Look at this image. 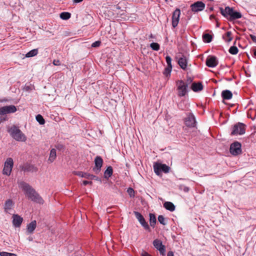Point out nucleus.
I'll list each match as a JSON object with an SVG mask.
<instances>
[{
	"instance_id": "f257e3e1",
	"label": "nucleus",
	"mask_w": 256,
	"mask_h": 256,
	"mask_svg": "<svg viewBox=\"0 0 256 256\" xmlns=\"http://www.w3.org/2000/svg\"><path fill=\"white\" fill-rule=\"evenodd\" d=\"M19 186L24 192L29 200L40 204H44V200L42 196L28 184L24 182H20L19 183Z\"/></svg>"
},
{
	"instance_id": "f03ea898",
	"label": "nucleus",
	"mask_w": 256,
	"mask_h": 256,
	"mask_svg": "<svg viewBox=\"0 0 256 256\" xmlns=\"http://www.w3.org/2000/svg\"><path fill=\"white\" fill-rule=\"evenodd\" d=\"M220 10L222 15L230 22L242 17V14L240 12L236 11L234 10V8L228 6H226L225 8L220 7Z\"/></svg>"
},
{
	"instance_id": "7ed1b4c3",
	"label": "nucleus",
	"mask_w": 256,
	"mask_h": 256,
	"mask_svg": "<svg viewBox=\"0 0 256 256\" xmlns=\"http://www.w3.org/2000/svg\"><path fill=\"white\" fill-rule=\"evenodd\" d=\"M8 132L15 140L18 142H25L26 140V136L20 129L16 126H12L8 130Z\"/></svg>"
},
{
	"instance_id": "20e7f679",
	"label": "nucleus",
	"mask_w": 256,
	"mask_h": 256,
	"mask_svg": "<svg viewBox=\"0 0 256 256\" xmlns=\"http://www.w3.org/2000/svg\"><path fill=\"white\" fill-rule=\"evenodd\" d=\"M176 86L177 95L178 97H182L188 94L189 89L188 84H186L182 80H178L176 82Z\"/></svg>"
},
{
	"instance_id": "39448f33",
	"label": "nucleus",
	"mask_w": 256,
	"mask_h": 256,
	"mask_svg": "<svg viewBox=\"0 0 256 256\" xmlns=\"http://www.w3.org/2000/svg\"><path fill=\"white\" fill-rule=\"evenodd\" d=\"M154 170L158 176H160L162 172L168 173L170 170V167L166 164H162L158 162H155L154 164Z\"/></svg>"
},
{
	"instance_id": "423d86ee",
	"label": "nucleus",
	"mask_w": 256,
	"mask_h": 256,
	"mask_svg": "<svg viewBox=\"0 0 256 256\" xmlns=\"http://www.w3.org/2000/svg\"><path fill=\"white\" fill-rule=\"evenodd\" d=\"M246 132V125L241 122H238L234 124L232 128L231 135H242Z\"/></svg>"
},
{
	"instance_id": "0eeeda50",
	"label": "nucleus",
	"mask_w": 256,
	"mask_h": 256,
	"mask_svg": "<svg viewBox=\"0 0 256 256\" xmlns=\"http://www.w3.org/2000/svg\"><path fill=\"white\" fill-rule=\"evenodd\" d=\"M13 166L14 161L12 158H8L4 164V167L2 170L3 174L6 176H10L11 174Z\"/></svg>"
},
{
	"instance_id": "6e6552de",
	"label": "nucleus",
	"mask_w": 256,
	"mask_h": 256,
	"mask_svg": "<svg viewBox=\"0 0 256 256\" xmlns=\"http://www.w3.org/2000/svg\"><path fill=\"white\" fill-rule=\"evenodd\" d=\"M241 148L242 145L240 142H234L230 146V152L234 156L238 155L242 152Z\"/></svg>"
},
{
	"instance_id": "1a4fd4ad",
	"label": "nucleus",
	"mask_w": 256,
	"mask_h": 256,
	"mask_svg": "<svg viewBox=\"0 0 256 256\" xmlns=\"http://www.w3.org/2000/svg\"><path fill=\"white\" fill-rule=\"evenodd\" d=\"M134 213L135 216L138 219L140 224L144 227V228L146 230L150 231V226L148 222L146 221L143 216L138 212L134 211Z\"/></svg>"
},
{
	"instance_id": "9d476101",
	"label": "nucleus",
	"mask_w": 256,
	"mask_h": 256,
	"mask_svg": "<svg viewBox=\"0 0 256 256\" xmlns=\"http://www.w3.org/2000/svg\"><path fill=\"white\" fill-rule=\"evenodd\" d=\"M184 123L187 126L194 127L196 120L194 115L192 112H188L184 119Z\"/></svg>"
},
{
	"instance_id": "9b49d317",
	"label": "nucleus",
	"mask_w": 256,
	"mask_h": 256,
	"mask_svg": "<svg viewBox=\"0 0 256 256\" xmlns=\"http://www.w3.org/2000/svg\"><path fill=\"white\" fill-rule=\"evenodd\" d=\"M94 166L92 170L95 174H98L101 170L103 164V160L100 156H96L94 158Z\"/></svg>"
},
{
	"instance_id": "f8f14e48",
	"label": "nucleus",
	"mask_w": 256,
	"mask_h": 256,
	"mask_svg": "<svg viewBox=\"0 0 256 256\" xmlns=\"http://www.w3.org/2000/svg\"><path fill=\"white\" fill-rule=\"evenodd\" d=\"M16 110V108L14 105L4 106L0 108V115L14 113Z\"/></svg>"
},
{
	"instance_id": "ddd939ff",
	"label": "nucleus",
	"mask_w": 256,
	"mask_h": 256,
	"mask_svg": "<svg viewBox=\"0 0 256 256\" xmlns=\"http://www.w3.org/2000/svg\"><path fill=\"white\" fill-rule=\"evenodd\" d=\"M152 244L154 248L160 252V254L162 256L165 254L166 246L162 244V240L156 239L153 241Z\"/></svg>"
},
{
	"instance_id": "4468645a",
	"label": "nucleus",
	"mask_w": 256,
	"mask_h": 256,
	"mask_svg": "<svg viewBox=\"0 0 256 256\" xmlns=\"http://www.w3.org/2000/svg\"><path fill=\"white\" fill-rule=\"evenodd\" d=\"M191 10L194 12L202 11L205 8V4L202 1H197L190 6Z\"/></svg>"
},
{
	"instance_id": "2eb2a0df",
	"label": "nucleus",
	"mask_w": 256,
	"mask_h": 256,
	"mask_svg": "<svg viewBox=\"0 0 256 256\" xmlns=\"http://www.w3.org/2000/svg\"><path fill=\"white\" fill-rule=\"evenodd\" d=\"M76 174L82 178H86L88 180H94L97 181L101 182V179L100 178L88 172H76Z\"/></svg>"
},
{
	"instance_id": "dca6fc26",
	"label": "nucleus",
	"mask_w": 256,
	"mask_h": 256,
	"mask_svg": "<svg viewBox=\"0 0 256 256\" xmlns=\"http://www.w3.org/2000/svg\"><path fill=\"white\" fill-rule=\"evenodd\" d=\"M180 14V10L178 8H176V10L172 13V26L174 28L177 26L178 24Z\"/></svg>"
},
{
	"instance_id": "f3484780",
	"label": "nucleus",
	"mask_w": 256,
	"mask_h": 256,
	"mask_svg": "<svg viewBox=\"0 0 256 256\" xmlns=\"http://www.w3.org/2000/svg\"><path fill=\"white\" fill-rule=\"evenodd\" d=\"M206 65L209 68H214L218 64V60L214 56H208L206 61Z\"/></svg>"
},
{
	"instance_id": "a211bd4d",
	"label": "nucleus",
	"mask_w": 256,
	"mask_h": 256,
	"mask_svg": "<svg viewBox=\"0 0 256 256\" xmlns=\"http://www.w3.org/2000/svg\"><path fill=\"white\" fill-rule=\"evenodd\" d=\"M20 168L24 172H36L38 170V168L33 164L26 163L22 166H20Z\"/></svg>"
},
{
	"instance_id": "6ab92c4d",
	"label": "nucleus",
	"mask_w": 256,
	"mask_h": 256,
	"mask_svg": "<svg viewBox=\"0 0 256 256\" xmlns=\"http://www.w3.org/2000/svg\"><path fill=\"white\" fill-rule=\"evenodd\" d=\"M12 224L15 228H19L22 222L23 218L17 214H14L12 216Z\"/></svg>"
},
{
	"instance_id": "aec40b11",
	"label": "nucleus",
	"mask_w": 256,
	"mask_h": 256,
	"mask_svg": "<svg viewBox=\"0 0 256 256\" xmlns=\"http://www.w3.org/2000/svg\"><path fill=\"white\" fill-rule=\"evenodd\" d=\"M178 64L184 70H186L188 66V60L186 56L182 55L181 57H180L178 60Z\"/></svg>"
},
{
	"instance_id": "412c9836",
	"label": "nucleus",
	"mask_w": 256,
	"mask_h": 256,
	"mask_svg": "<svg viewBox=\"0 0 256 256\" xmlns=\"http://www.w3.org/2000/svg\"><path fill=\"white\" fill-rule=\"evenodd\" d=\"M36 227V222L34 220L27 226L26 232L28 234H32Z\"/></svg>"
},
{
	"instance_id": "4be33fe9",
	"label": "nucleus",
	"mask_w": 256,
	"mask_h": 256,
	"mask_svg": "<svg viewBox=\"0 0 256 256\" xmlns=\"http://www.w3.org/2000/svg\"><path fill=\"white\" fill-rule=\"evenodd\" d=\"M192 90L194 92H198L203 89V86L201 82H193L191 86Z\"/></svg>"
},
{
	"instance_id": "5701e85b",
	"label": "nucleus",
	"mask_w": 256,
	"mask_h": 256,
	"mask_svg": "<svg viewBox=\"0 0 256 256\" xmlns=\"http://www.w3.org/2000/svg\"><path fill=\"white\" fill-rule=\"evenodd\" d=\"M232 94L230 90H224L222 92V97L224 100H230L232 98Z\"/></svg>"
},
{
	"instance_id": "b1692460",
	"label": "nucleus",
	"mask_w": 256,
	"mask_h": 256,
	"mask_svg": "<svg viewBox=\"0 0 256 256\" xmlns=\"http://www.w3.org/2000/svg\"><path fill=\"white\" fill-rule=\"evenodd\" d=\"M56 158V151L55 148H52L50 150V156L48 160V162L49 164L52 163Z\"/></svg>"
},
{
	"instance_id": "393cba45",
	"label": "nucleus",
	"mask_w": 256,
	"mask_h": 256,
	"mask_svg": "<svg viewBox=\"0 0 256 256\" xmlns=\"http://www.w3.org/2000/svg\"><path fill=\"white\" fill-rule=\"evenodd\" d=\"M164 207L167 210L170 212H174L175 210V206L174 204L170 202H166L164 204Z\"/></svg>"
},
{
	"instance_id": "a878e982",
	"label": "nucleus",
	"mask_w": 256,
	"mask_h": 256,
	"mask_svg": "<svg viewBox=\"0 0 256 256\" xmlns=\"http://www.w3.org/2000/svg\"><path fill=\"white\" fill-rule=\"evenodd\" d=\"M14 205V203L12 200L10 199H8L6 200L4 203V211L7 212L8 210L12 209V206Z\"/></svg>"
},
{
	"instance_id": "bb28decb",
	"label": "nucleus",
	"mask_w": 256,
	"mask_h": 256,
	"mask_svg": "<svg viewBox=\"0 0 256 256\" xmlns=\"http://www.w3.org/2000/svg\"><path fill=\"white\" fill-rule=\"evenodd\" d=\"M113 172L112 168L111 166H109L107 168L104 172V177L106 178H110Z\"/></svg>"
},
{
	"instance_id": "cd10ccee",
	"label": "nucleus",
	"mask_w": 256,
	"mask_h": 256,
	"mask_svg": "<svg viewBox=\"0 0 256 256\" xmlns=\"http://www.w3.org/2000/svg\"><path fill=\"white\" fill-rule=\"evenodd\" d=\"M149 216L150 226L152 228H154L156 224V217L154 214L152 213H150L149 214Z\"/></svg>"
},
{
	"instance_id": "c85d7f7f",
	"label": "nucleus",
	"mask_w": 256,
	"mask_h": 256,
	"mask_svg": "<svg viewBox=\"0 0 256 256\" xmlns=\"http://www.w3.org/2000/svg\"><path fill=\"white\" fill-rule=\"evenodd\" d=\"M38 54V48L33 49L26 54V58L33 57L34 56H36Z\"/></svg>"
},
{
	"instance_id": "c756f323",
	"label": "nucleus",
	"mask_w": 256,
	"mask_h": 256,
	"mask_svg": "<svg viewBox=\"0 0 256 256\" xmlns=\"http://www.w3.org/2000/svg\"><path fill=\"white\" fill-rule=\"evenodd\" d=\"M212 36L208 33L204 34L202 35V39L204 42L209 43L212 40Z\"/></svg>"
},
{
	"instance_id": "7c9ffc66",
	"label": "nucleus",
	"mask_w": 256,
	"mask_h": 256,
	"mask_svg": "<svg viewBox=\"0 0 256 256\" xmlns=\"http://www.w3.org/2000/svg\"><path fill=\"white\" fill-rule=\"evenodd\" d=\"M71 14L68 12H62L60 14V18L64 20H67L70 18Z\"/></svg>"
},
{
	"instance_id": "2f4dec72",
	"label": "nucleus",
	"mask_w": 256,
	"mask_h": 256,
	"mask_svg": "<svg viewBox=\"0 0 256 256\" xmlns=\"http://www.w3.org/2000/svg\"><path fill=\"white\" fill-rule=\"evenodd\" d=\"M172 67L167 66L166 68L163 72V74L167 78H169L170 76L171 72L172 70Z\"/></svg>"
},
{
	"instance_id": "473e14b6",
	"label": "nucleus",
	"mask_w": 256,
	"mask_h": 256,
	"mask_svg": "<svg viewBox=\"0 0 256 256\" xmlns=\"http://www.w3.org/2000/svg\"><path fill=\"white\" fill-rule=\"evenodd\" d=\"M36 121L41 125L44 124H45V120L43 116L40 114H37L36 116Z\"/></svg>"
},
{
	"instance_id": "72a5a7b5",
	"label": "nucleus",
	"mask_w": 256,
	"mask_h": 256,
	"mask_svg": "<svg viewBox=\"0 0 256 256\" xmlns=\"http://www.w3.org/2000/svg\"><path fill=\"white\" fill-rule=\"evenodd\" d=\"M150 48L154 50L158 51L160 48V46L157 42H152L150 44Z\"/></svg>"
},
{
	"instance_id": "f704fd0d",
	"label": "nucleus",
	"mask_w": 256,
	"mask_h": 256,
	"mask_svg": "<svg viewBox=\"0 0 256 256\" xmlns=\"http://www.w3.org/2000/svg\"><path fill=\"white\" fill-rule=\"evenodd\" d=\"M228 52L232 54H238V50L236 46H233L230 47Z\"/></svg>"
},
{
	"instance_id": "c9c22d12",
	"label": "nucleus",
	"mask_w": 256,
	"mask_h": 256,
	"mask_svg": "<svg viewBox=\"0 0 256 256\" xmlns=\"http://www.w3.org/2000/svg\"><path fill=\"white\" fill-rule=\"evenodd\" d=\"M127 192L128 193V195L130 198H134V190L132 188H129L127 190Z\"/></svg>"
},
{
	"instance_id": "e433bc0d",
	"label": "nucleus",
	"mask_w": 256,
	"mask_h": 256,
	"mask_svg": "<svg viewBox=\"0 0 256 256\" xmlns=\"http://www.w3.org/2000/svg\"><path fill=\"white\" fill-rule=\"evenodd\" d=\"M158 221L162 225H166V223L165 222V218L162 215H160L158 216Z\"/></svg>"
},
{
	"instance_id": "4c0bfd02",
	"label": "nucleus",
	"mask_w": 256,
	"mask_h": 256,
	"mask_svg": "<svg viewBox=\"0 0 256 256\" xmlns=\"http://www.w3.org/2000/svg\"><path fill=\"white\" fill-rule=\"evenodd\" d=\"M166 62L167 64H168L167 66L172 68V58H171L170 56H166Z\"/></svg>"
},
{
	"instance_id": "58836bf2",
	"label": "nucleus",
	"mask_w": 256,
	"mask_h": 256,
	"mask_svg": "<svg viewBox=\"0 0 256 256\" xmlns=\"http://www.w3.org/2000/svg\"><path fill=\"white\" fill-rule=\"evenodd\" d=\"M232 32L230 31H228L226 32V36L227 37V39L226 40V41L228 42H229L232 41V38L231 36H232Z\"/></svg>"
},
{
	"instance_id": "ea45409f",
	"label": "nucleus",
	"mask_w": 256,
	"mask_h": 256,
	"mask_svg": "<svg viewBox=\"0 0 256 256\" xmlns=\"http://www.w3.org/2000/svg\"><path fill=\"white\" fill-rule=\"evenodd\" d=\"M0 256H17L16 254L12 253H9L6 252H0Z\"/></svg>"
},
{
	"instance_id": "a19ab883",
	"label": "nucleus",
	"mask_w": 256,
	"mask_h": 256,
	"mask_svg": "<svg viewBox=\"0 0 256 256\" xmlns=\"http://www.w3.org/2000/svg\"><path fill=\"white\" fill-rule=\"evenodd\" d=\"M101 44V42L100 40H97L94 42L92 44V48H98L100 46Z\"/></svg>"
},
{
	"instance_id": "79ce46f5",
	"label": "nucleus",
	"mask_w": 256,
	"mask_h": 256,
	"mask_svg": "<svg viewBox=\"0 0 256 256\" xmlns=\"http://www.w3.org/2000/svg\"><path fill=\"white\" fill-rule=\"evenodd\" d=\"M52 64L54 66H60L61 64L60 62L58 60H54Z\"/></svg>"
},
{
	"instance_id": "37998d69",
	"label": "nucleus",
	"mask_w": 256,
	"mask_h": 256,
	"mask_svg": "<svg viewBox=\"0 0 256 256\" xmlns=\"http://www.w3.org/2000/svg\"><path fill=\"white\" fill-rule=\"evenodd\" d=\"M193 78H192L190 76H187L186 77V84H188V85L190 84H191L192 82Z\"/></svg>"
},
{
	"instance_id": "c03bdc74",
	"label": "nucleus",
	"mask_w": 256,
	"mask_h": 256,
	"mask_svg": "<svg viewBox=\"0 0 256 256\" xmlns=\"http://www.w3.org/2000/svg\"><path fill=\"white\" fill-rule=\"evenodd\" d=\"M56 148L59 150H62L64 148V146L61 144H58L56 146Z\"/></svg>"
},
{
	"instance_id": "a18cd8bd",
	"label": "nucleus",
	"mask_w": 256,
	"mask_h": 256,
	"mask_svg": "<svg viewBox=\"0 0 256 256\" xmlns=\"http://www.w3.org/2000/svg\"><path fill=\"white\" fill-rule=\"evenodd\" d=\"M92 181H88V180H84L82 182V184L84 186H86L88 184H92Z\"/></svg>"
},
{
	"instance_id": "49530a36",
	"label": "nucleus",
	"mask_w": 256,
	"mask_h": 256,
	"mask_svg": "<svg viewBox=\"0 0 256 256\" xmlns=\"http://www.w3.org/2000/svg\"><path fill=\"white\" fill-rule=\"evenodd\" d=\"M250 38L254 42L256 43V36L252 34H250Z\"/></svg>"
},
{
	"instance_id": "de8ad7c7",
	"label": "nucleus",
	"mask_w": 256,
	"mask_h": 256,
	"mask_svg": "<svg viewBox=\"0 0 256 256\" xmlns=\"http://www.w3.org/2000/svg\"><path fill=\"white\" fill-rule=\"evenodd\" d=\"M142 256H152L150 254H149L148 252H144L142 254Z\"/></svg>"
},
{
	"instance_id": "09e8293b",
	"label": "nucleus",
	"mask_w": 256,
	"mask_h": 256,
	"mask_svg": "<svg viewBox=\"0 0 256 256\" xmlns=\"http://www.w3.org/2000/svg\"><path fill=\"white\" fill-rule=\"evenodd\" d=\"M167 256H174V252L172 251H169L167 254Z\"/></svg>"
},
{
	"instance_id": "8fccbe9b",
	"label": "nucleus",
	"mask_w": 256,
	"mask_h": 256,
	"mask_svg": "<svg viewBox=\"0 0 256 256\" xmlns=\"http://www.w3.org/2000/svg\"><path fill=\"white\" fill-rule=\"evenodd\" d=\"M83 1V0H73V2L75 4L80 3Z\"/></svg>"
},
{
	"instance_id": "3c124183",
	"label": "nucleus",
	"mask_w": 256,
	"mask_h": 256,
	"mask_svg": "<svg viewBox=\"0 0 256 256\" xmlns=\"http://www.w3.org/2000/svg\"><path fill=\"white\" fill-rule=\"evenodd\" d=\"M214 18H215V16H214V14H211V15H210V20H212L214 19Z\"/></svg>"
},
{
	"instance_id": "603ef678",
	"label": "nucleus",
	"mask_w": 256,
	"mask_h": 256,
	"mask_svg": "<svg viewBox=\"0 0 256 256\" xmlns=\"http://www.w3.org/2000/svg\"><path fill=\"white\" fill-rule=\"evenodd\" d=\"M189 190V188L188 187H186L184 188V192H188Z\"/></svg>"
},
{
	"instance_id": "864d4df0",
	"label": "nucleus",
	"mask_w": 256,
	"mask_h": 256,
	"mask_svg": "<svg viewBox=\"0 0 256 256\" xmlns=\"http://www.w3.org/2000/svg\"><path fill=\"white\" fill-rule=\"evenodd\" d=\"M253 52L254 56L256 57V49L254 50Z\"/></svg>"
},
{
	"instance_id": "5fc2aeb1",
	"label": "nucleus",
	"mask_w": 256,
	"mask_h": 256,
	"mask_svg": "<svg viewBox=\"0 0 256 256\" xmlns=\"http://www.w3.org/2000/svg\"><path fill=\"white\" fill-rule=\"evenodd\" d=\"M25 89L26 90H28L29 89H30V86H26L25 87Z\"/></svg>"
},
{
	"instance_id": "6e6d98bb",
	"label": "nucleus",
	"mask_w": 256,
	"mask_h": 256,
	"mask_svg": "<svg viewBox=\"0 0 256 256\" xmlns=\"http://www.w3.org/2000/svg\"><path fill=\"white\" fill-rule=\"evenodd\" d=\"M150 38H154V36L152 35V34H150Z\"/></svg>"
},
{
	"instance_id": "4d7b16f0",
	"label": "nucleus",
	"mask_w": 256,
	"mask_h": 256,
	"mask_svg": "<svg viewBox=\"0 0 256 256\" xmlns=\"http://www.w3.org/2000/svg\"><path fill=\"white\" fill-rule=\"evenodd\" d=\"M213 10H214V8L213 7L210 8V11H212Z\"/></svg>"
},
{
	"instance_id": "13d9d810",
	"label": "nucleus",
	"mask_w": 256,
	"mask_h": 256,
	"mask_svg": "<svg viewBox=\"0 0 256 256\" xmlns=\"http://www.w3.org/2000/svg\"><path fill=\"white\" fill-rule=\"evenodd\" d=\"M2 122V118L0 117V123Z\"/></svg>"
}]
</instances>
